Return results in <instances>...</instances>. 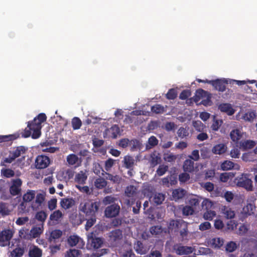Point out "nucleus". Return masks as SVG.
Returning a JSON list of instances; mask_svg holds the SVG:
<instances>
[{"mask_svg": "<svg viewBox=\"0 0 257 257\" xmlns=\"http://www.w3.org/2000/svg\"><path fill=\"white\" fill-rule=\"evenodd\" d=\"M47 116L44 113L39 114L32 121L28 122L27 126L29 130H25L22 136L26 138L31 135L32 138L34 139L39 138L41 135L42 123L45 122Z\"/></svg>", "mask_w": 257, "mask_h": 257, "instance_id": "obj_1", "label": "nucleus"}, {"mask_svg": "<svg viewBox=\"0 0 257 257\" xmlns=\"http://www.w3.org/2000/svg\"><path fill=\"white\" fill-rule=\"evenodd\" d=\"M99 207V203L88 200L80 204L79 210L85 214L86 217H89L90 216H96Z\"/></svg>", "mask_w": 257, "mask_h": 257, "instance_id": "obj_2", "label": "nucleus"}, {"mask_svg": "<svg viewBox=\"0 0 257 257\" xmlns=\"http://www.w3.org/2000/svg\"><path fill=\"white\" fill-rule=\"evenodd\" d=\"M9 191L11 196H15L21 193L23 181L20 178L14 179L11 180Z\"/></svg>", "mask_w": 257, "mask_h": 257, "instance_id": "obj_3", "label": "nucleus"}, {"mask_svg": "<svg viewBox=\"0 0 257 257\" xmlns=\"http://www.w3.org/2000/svg\"><path fill=\"white\" fill-rule=\"evenodd\" d=\"M237 185L245 189L248 191H252L253 188L251 180L247 178L244 174H242L241 177L237 179Z\"/></svg>", "mask_w": 257, "mask_h": 257, "instance_id": "obj_4", "label": "nucleus"}, {"mask_svg": "<svg viewBox=\"0 0 257 257\" xmlns=\"http://www.w3.org/2000/svg\"><path fill=\"white\" fill-rule=\"evenodd\" d=\"M35 167L39 169L47 168L50 164V158L45 155H39L35 160Z\"/></svg>", "mask_w": 257, "mask_h": 257, "instance_id": "obj_5", "label": "nucleus"}, {"mask_svg": "<svg viewBox=\"0 0 257 257\" xmlns=\"http://www.w3.org/2000/svg\"><path fill=\"white\" fill-rule=\"evenodd\" d=\"M202 206L204 207L205 206H206L207 210L204 213L203 218L205 220H211L213 217L216 215V212L214 211L209 210L207 207L210 206L211 207V202L208 200H205L202 202Z\"/></svg>", "mask_w": 257, "mask_h": 257, "instance_id": "obj_6", "label": "nucleus"}, {"mask_svg": "<svg viewBox=\"0 0 257 257\" xmlns=\"http://www.w3.org/2000/svg\"><path fill=\"white\" fill-rule=\"evenodd\" d=\"M120 207L118 205L113 204L107 206L105 210V215L107 218L115 217L119 212Z\"/></svg>", "mask_w": 257, "mask_h": 257, "instance_id": "obj_7", "label": "nucleus"}, {"mask_svg": "<svg viewBox=\"0 0 257 257\" xmlns=\"http://www.w3.org/2000/svg\"><path fill=\"white\" fill-rule=\"evenodd\" d=\"M0 198L3 200H8L11 198V195L7 192V187L3 180H0Z\"/></svg>", "mask_w": 257, "mask_h": 257, "instance_id": "obj_8", "label": "nucleus"}, {"mask_svg": "<svg viewBox=\"0 0 257 257\" xmlns=\"http://www.w3.org/2000/svg\"><path fill=\"white\" fill-rule=\"evenodd\" d=\"M174 249L176 253L179 255L187 254L193 251L192 247L187 246L175 245Z\"/></svg>", "mask_w": 257, "mask_h": 257, "instance_id": "obj_9", "label": "nucleus"}, {"mask_svg": "<svg viewBox=\"0 0 257 257\" xmlns=\"http://www.w3.org/2000/svg\"><path fill=\"white\" fill-rule=\"evenodd\" d=\"M243 135L244 133L242 130L236 128L231 131L230 133V137L233 142L236 144H238L239 143L238 141L243 138Z\"/></svg>", "mask_w": 257, "mask_h": 257, "instance_id": "obj_10", "label": "nucleus"}, {"mask_svg": "<svg viewBox=\"0 0 257 257\" xmlns=\"http://www.w3.org/2000/svg\"><path fill=\"white\" fill-rule=\"evenodd\" d=\"M227 81L225 79H217L214 80L212 86L216 90L220 92H224L226 89L225 84H227Z\"/></svg>", "mask_w": 257, "mask_h": 257, "instance_id": "obj_11", "label": "nucleus"}, {"mask_svg": "<svg viewBox=\"0 0 257 257\" xmlns=\"http://www.w3.org/2000/svg\"><path fill=\"white\" fill-rule=\"evenodd\" d=\"M109 240L111 242H117L120 240L122 237V231L119 229H115L109 233Z\"/></svg>", "mask_w": 257, "mask_h": 257, "instance_id": "obj_12", "label": "nucleus"}, {"mask_svg": "<svg viewBox=\"0 0 257 257\" xmlns=\"http://www.w3.org/2000/svg\"><path fill=\"white\" fill-rule=\"evenodd\" d=\"M184 225V221L182 219L171 220L169 222L168 228L170 230H174L175 231H179L181 226Z\"/></svg>", "mask_w": 257, "mask_h": 257, "instance_id": "obj_13", "label": "nucleus"}, {"mask_svg": "<svg viewBox=\"0 0 257 257\" xmlns=\"http://www.w3.org/2000/svg\"><path fill=\"white\" fill-rule=\"evenodd\" d=\"M194 161L187 159L185 160L183 164V169L184 172L188 173H192L194 171Z\"/></svg>", "mask_w": 257, "mask_h": 257, "instance_id": "obj_14", "label": "nucleus"}, {"mask_svg": "<svg viewBox=\"0 0 257 257\" xmlns=\"http://www.w3.org/2000/svg\"><path fill=\"white\" fill-rule=\"evenodd\" d=\"M139 117L133 116L130 114L125 116L124 122L126 124L134 123L135 125H138L143 122L142 119L140 118L139 120Z\"/></svg>", "mask_w": 257, "mask_h": 257, "instance_id": "obj_15", "label": "nucleus"}, {"mask_svg": "<svg viewBox=\"0 0 257 257\" xmlns=\"http://www.w3.org/2000/svg\"><path fill=\"white\" fill-rule=\"evenodd\" d=\"M75 204V200L73 198H64L60 201V206L66 210L70 208Z\"/></svg>", "mask_w": 257, "mask_h": 257, "instance_id": "obj_16", "label": "nucleus"}, {"mask_svg": "<svg viewBox=\"0 0 257 257\" xmlns=\"http://www.w3.org/2000/svg\"><path fill=\"white\" fill-rule=\"evenodd\" d=\"M238 144L239 148L243 150L251 149L255 145V142L251 140L241 141Z\"/></svg>", "mask_w": 257, "mask_h": 257, "instance_id": "obj_17", "label": "nucleus"}, {"mask_svg": "<svg viewBox=\"0 0 257 257\" xmlns=\"http://www.w3.org/2000/svg\"><path fill=\"white\" fill-rule=\"evenodd\" d=\"M227 147L224 144H219L215 145L212 149V152L213 154L216 155H222L224 154L227 151Z\"/></svg>", "mask_w": 257, "mask_h": 257, "instance_id": "obj_18", "label": "nucleus"}, {"mask_svg": "<svg viewBox=\"0 0 257 257\" xmlns=\"http://www.w3.org/2000/svg\"><path fill=\"white\" fill-rule=\"evenodd\" d=\"M13 235L12 231L10 229L2 231L0 232V242H9Z\"/></svg>", "mask_w": 257, "mask_h": 257, "instance_id": "obj_19", "label": "nucleus"}, {"mask_svg": "<svg viewBox=\"0 0 257 257\" xmlns=\"http://www.w3.org/2000/svg\"><path fill=\"white\" fill-rule=\"evenodd\" d=\"M221 168L222 170H229L232 169L238 170L239 166L237 164H235L234 163L230 161H224L221 164Z\"/></svg>", "mask_w": 257, "mask_h": 257, "instance_id": "obj_20", "label": "nucleus"}, {"mask_svg": "<svg viewBox=\"0 0 257 257\" xmlns=\"http://www.w3.org/2000/svg\"><path fill=\"white\" fill-rule=\"evenodd\" d=\"M26 150L27 149L24 146H21L14 148L13 150L10 153L13 155L14 158L16 159L22 154H25Z\"/></svg>", "mask_w": 257, "mask_h": 257, "instance_id": "obj_21", "label": "nucleus"}, {"mask_svg": "<svg viewBox=\"0 0 257 257\" xmlns=\"http://www.w3.org/2000/svg\"><path fill=\"white\" fill-rule=\"evenodd\" d=\"M62 235V232L60 230L55 229L53 230L49 238V241L51 243H56V240L60 238Z\"/></svg>", "mask_w": 257, "mask_h": 257, "instance_id": "obj_22", "label": "nucleus"}, {"mask_svg": "<svg viewBox=\"0 0 257 257\" xmlns=\"http://www.w3.org/2000/svg\"><path fill=\"white\" fill-rule=\"evenodd\" d=\"M186 191L181 188L176 189L172 192V197L175 200L183 198L186 195Z\"/></svg>", "mask_w": 257, "mask_h": 257, "instance_id": "obj_23", "label": "nucleus"}, {"mask_svg": "<svg viewBox=\"0 0 257 257\" xmlns=\"http://www.w3.org/2000/svg\"><path fill=\"white\" fill-rule=\"evenodd\" d=\"M87 176L83 171H80L76 174L75 177V181L79 184H84L85 183Z\"/></svg>", "mask_w": 257, "mask_h": 257, "instance_id": "obj_24", "label": "nucleus"}, {"mask_svg": "<svg viewBox=\"0 0 257 257\" xmlns=\"http://www.w3.org/2000/svg\"><path fill=\"white\" fill-rule=\"evenodd\" d=\"M219 108L221 111L226 113L228 115H232L234 111L232 108L231 105L228 103H222L219 106Z\"/></svg>", "mask_w": 257, "mask_h": 257, "instance_id": "obj_25", "label": "nucleus"}, {"mask_svg": "<svg viewBox=\"0 0 257 257\" xmlns=\"http://www.w3.org/2000/svg\"><path fill=\"white\" fill-rule=\"evenodd\" d=\"M42 250L37 246H34L29 251V257H41Z\"/></svg>", "mask_w": 257, "mask_h": 257, "instance_id": "obj_26", "label": "nucleus"}, {"mask_svg": "<svg viewBox=\"0 0 257 257\" xmlns=\"http://www.w3.org/2000/svg\"><path fill=\"white\" fill-rule=\"evenodd\" d=\"M36 192L34 190H28L26 193L23 195V200L24 202H30L35 197Z\"/></svg>", "mask_w": 257, "mask_h": 257, "instance_id": "obj_27", "label": "nucleus"}, {"mask_svg": "<svg viewBox=\"0 0 257 257\" xmlns=\"http://www.w3.org/2000/svg\"><path fill=\"white\" fill-rule=\"evenodd\" d=\"M11 211L9 209L7 203L0 202V215L2 217L8 216L10 214Z\"/></svg>", "mask_w": 257, "mask_h": 257, "instance_id": "obj_28", "label": "nucleus"}, {"mask_svg": "<svg viewBox=\"0 0 257 257\" xmlns=\"http://www.w3.org/2000/svg\"><path fill=\"white\" fill-rule=\"evenodd\" d=\"M131 151H135L140 150L142 147V143L137 139H132L130 140V146Z\"/></svg>", "mask_w": 257, "mask_h": 257, "instance_id": "obj_29", "label": "nucleus"}, {"mask_svg": "<svg viewBox=\"0 0 257 257\" xmlns=\"http://www.w3.org/2000/svg\"><path fill=\"white\" fill-rule=\"evenodd\" d=\"M19 138H20V134L19 133L6 136H0V142L14 141Z\"/></svg>", "mask_w": 257, "mask_h": 257, "instance_id": "obj_30", "label": "nucleus"}, {"mask_svg": "<svg viewBox=\"0 0 257 257\" xmlns=\"http://www.w3.org/2000/svg\"><path fill=\"white\" fill-rule=\"evenodd\" d=\"M110 133V136L113 139H116L118 136L120 135V128L118 125L114 124L110 128L109 130Z\"/></svg>", "mask_w": 257, "mask_h": 257, "instance_id": "obj_31", "label": "nucleus"}, {"mask_svg": "<svg viewBox=\"0 0 257 257\" xmlns=\"http://www.w3.org/2000/svg\"><path fill=\"white\" fill-rule=\"evenodd\" d=\"M124 166L127 169H132L134 164V159L133 157L130 156H125L123 159Z\"/></svg>", "mask_w": 257, "mask_h": 257, "instance_id": "obj_32", "label": "nucleus"}, {"mask_svg": "<svg viewBox=\"0 0 257 257\" xmlns=\"http://www.w3.org/2000/svg\"><path fill=\"white\" fill-rule=\"evenodd\" d=\"M161 161V157L157 155L155 153H154L151 155L150 162L152 167H154L160 163Z\"/></svg>", "mask_w": 257, "mask_h": 257, "instance_id": "obj_33", "label": "nucleus"}, {"mask_svg": "<svg viewBox=\"0 0 257 257\" xmlns=\"http://www.w3.org/2000/svg\"><path fill=\"white\" fill-rule=\"evenodd\" d=\"M107 185V182L103 178L99 177L97 178L94 181V186L99 189L104 188Z\"/></svg>", "mask_w": 257, "mask_h": 257, "instance_id": "obj_34", "label": "nucleus"}, {"mask_svg": "<svg viewBox=\"0 0 257 257\" xmlns=\"http://www.w3.org/2000/svg\"><path fill=\"white\" fill-rule=\"evenodd\" d=\"M24 252L25 250L23 247H17L11 252L10 256L11 257H22Z\"/></svg>", "mask_w": 257, "mask_h": 257, "instance_id": "obj_35", "label": "nucleus"}, {"mask_svg": "<svg viewBox=\"0 0 257 257\" xmlns=\"http://www.w3.org/2000/svg\"><path fill=\"white\" fill-rule=\"evenodd\" d=\"M210 242L212 247L214 248H220L223 245L224 241L222 238L216 237L212 238Z\"/></svg>", "mask_w": 257, "mask_h": 257, "instance_id": "obj_36", "label": "nucleus"}, {"mask_svg": "<svg viewBox=\"0 0 257 257\" xmlns=\"http://www.w3.org/2000/svg\"><path fill=\"white\" fill-rule=\"evenodd\" d=\"M103 243V239L100 237L92 238L91 239V245L94 248H100Z\"/></svg>", "mask_w": 257, "mask_h": 257, "instance_id": "obj_37", "label": "nucleus"}, {"mask_svg": "<svg viewBox=\"0 0 257 257\" xmlns=\"http://www.w3.org/2000/svg\"><path fill=\"white\" fill-rule=\"evenodd\" d=\"M137 189L133 185L127 186L125 190V195L129 197H133L136 194Z\"/></svg>", "mask_w": 257, "mask_h": 257, "instance_id": "obj_38", "label": "nucleus"}, {"mask_svg": "<svg viewBox=\"0 0 257 257\" xmlns=\"http://www.w3.org/2000/svg\"><path fill=\"white\" fill-rule=\"evenodd\" d=\"M177 135L178 137L181 139L186 138L189 135L188 128L187 127H180L177 131Z\"/></svg>", "mask_w": 257, "mask_h": 257, "instance_id": "obj_39", "label": "nucleus"}, {"mask_svg": "<svg viewBox=\"0 0 257 257\" xmlns=\"http://www.w3.org/2000/svg\"><path fill=\"white\" fill-rule=\"evenodd\" d=\"M243 117L245 120L251 122L256 117V114L255 111H249L246 112Z\"/></svg>", "mask_w": 257, "mask_h": 257, "instance_id": "obj_40", "label": "nucleus"}, {"mask_svg": "<svg viewBox=\"0 0 257 257\" xmlns=\"http://www.w3.org/2000/svg\"><path fill=\"white\" fill-rule=\"evenodd\" d=\"M151 111L156 114H161L165 112V108L161 104H156L151 107Z\"/></svg>", "mask_w": 257, "mask_h": 257, "instance_id": "obj_41", "label": "nucleus"}, {"mask_svg": "<svg viewBox=\"0 0 257 257\" xmlns=\"http://www.w3.org/2000/svg\"><path fill=\"white\" fill-rule=\"evenodd\" d=\"M87 218L85 228L86 230H88L96 222V216H90Z\"/></svg>", "mask_w": 257, "mask_h": 257, "instance_id": "obj_42", "label": "nucleus"}, {"mask_svg": "<svg viewBox=\"0 0 257 257\" xmlns=\"http://www.w3.org/2000/svg\"><path fill=\"white\" fill-rule=\"evenodd\" d=\"M165 199V196L162 193H156L154 195L153 198V201L157 205L162 204Z\"/></svg>", "mask_w": 257, "mask_h": 257, "instance_id": "obj_43", "label": "nucleus"}, {"mask_svg": "<svg viewBox=\"0 0 257 257\" xmlns=\"http://www.w3.org/2000/svg\"><path fill=\"white\" fill-rule=\"evenodd\" d=\"M158 144V140L155 136H151L148 140V145H146V149L151 148L157 146Z\"/></svg>", "mask_w": 257, "mask_h": 257, "instance_id": "obj_44", "label": "nucleus"}, {"mask_svg": "<svg viewBox=\"0 0 257 257\" xmlns=\"http://www.w3.org/2000/svg\"><path fill=\"white\" fill-rule=\"evenodd\" d=\"M71 123L72 126L74 130L79 129L82 125L81 119L77 117H74L72 119Z\"/></svg>", "mask_w": 257, "mask_h": 257, "instance_id": "obj_45", "label": "nucleus"}, {"mask_svg": "<svg viewBox=\"0 0 257 257\" xmlns=\"http://www.w3.org/2000/svg\"><path fill=\"white\" fill-rule=\"evenodd\" d=\"M63 216V214L62 212L59 210H57L55 211H54L50 216V219L52 221H57L59 220V219L61 218Z\"/></svg>", "mask_w": 257, "mask_h": 257, "instance_id": "obj_46", "label": "nucleus"}, {"mask_svg": "<svg viewBox=\"0 0 257 257\" xmlns=\"http://www.w3.org/2000/svg\"><path fill=\"white\" fill-rule=\"evenodd\" d=\"M1 174L6 178H10L15 176V172L11 169H2Z\"/></svg>", "mask_w": 257, "mask_h": 257, "instance_id": "obj_47", "label": "nucleus"}, {"mask_svg": "<svg viewBox=\"0 0 257 257\" xmlns=\"http://www.w3.org/2000/svg\"><path fill=\"white\" fill-rule=\"evenodd\" d=\"M177 96V92L175 88L170 89L167 93L166 94V97L168 99L173 100L175 99Z\"/></svg>", "mask_w": 257, "mask_h": 257, "instance_id": "obj_48", "label": "nucleus"}, {"mask_svg": "<svg viewBox=\"0 0 257 257\" xmlns=\"http://www.w3.org/2000/svg\"><path fill=\"white\" fill-rule=\"evenodd\" d=\"M223 213L225 217L227 219L233 218L235 216V212L229 207H225L223 210Z\"/></svg>", "mask_w": 257, "mask_h": 257, "instance_id": "obj_49", "label": "nucleus"}, {"mask_svg": "<svg viewBox=\"0 0 257 257\" xmlns=\"http://www.w3.org/2000/svg\"><path fill=\"white\" fill-rule=\"evenodd\" d=\"M78 161V157L75 154H70L67 157V162L70 165H75Z\"/></svg>", "mask_w": 257, "mask_h": 257, "instance_id": "obj_50", "label": "nucleus"}, {"mask_svg": "<svg viewBox=\"0 0 257 257\" xmlns=\"http://www.w3.org/2000/svg\"><path fill=\"white\" fill-rule=\"evenodd\" d=\"M179 229L180 230V235L182 238H184L186 237L188 235V223L184 221V225L181 226V228Z\"/></svg>", "mask_w": 257, "mask_h": 257, "instance_id": "obj_51", "label": "nucleus"}, {"mask_svg": "<svg viewBox=\"0 0 257 257\" xmlns=\"http://www.w3.org/2000/svg\"><path fill=\"white\" fill-rule=\"evenodd\" d=\"M106 175V179L107 180H110L113 183H119L120 180V178L118 175H113L108 173L105 172Z\"/></svg>", "mask_w": 257, "mask_h": 257, "instance_id": "obj_52", "label": "nucleus"}, {"mask_svg": "<svg viewBox=\"0 0 257 257\" xmlns=\"http://www.w3.org/2000/svg\"><path fill=\"white\" fill-rule=\"evenodd\" d=\"M168 166L165 165H161L156 171V173L159 176L164 175L168 170Z\"/></svg>", "mask_w": 257, "mask_h": 257, "instance_id": "obj_53", "label": "nucleus"}, {"mask_svg": "<svg viewBox=\"0 0 257 257\" xmlns=\"http://www.w3.org/2000/svg\"><path fill=\"white\" fill-rule=\"evenodd\" d=\"M79 240V237L76 235H71L68 238V243L73 246L77 244Z\"/></svg>", "mask_w": 257, "mask_h": 257, "instance_id": "obj_54", "label": "nucleus"}, {"mask_svg": "<svg viewBox=\"0 0 257 257\" xmlns=\"http://www.w3.org/2000/svg\"><path fill=\"white\" fill-rule=\"evenodd\" d=\"M237 248V245L235 242L233 241H230L227 243L225 246V250L229 252L234 251Z\"/></svg>", "mask_w": 257, "mask_h": 257, "instance_id": "obj_55", "label": "nucleus"}, {"mask_svg": "<svg viewBox=\"0 0 257 257\" xmlns=\"http://www.w3.org/2000/svg\"><path fill=\"white\" fill-rule=\"evenodd\" d=\"M150 231L153 235H159L162 232L163 228L159 225L153 226L150 228Z\"/></svg>", "mask_w": 257, "mask_h": 257, "instance_id": "obj_56", "label": "nucleus"}, {"mask_svg": "<svg viewBox=\"0 0 257 257\" xmlns=\"http://www.w3.org/2000/svg\"><path fill=\"white\" fill-rule=\"evenodd\" d=\"M81 253V251L76 249H70L67 251V257H78Z\"/></svg>", "mask_w": 257, "mask_h": 257, "instance_id": "obj_57", "label": "nucleus"}, {"mask_svg": "<svg viewBox=\"0 0 257 257\" xmlns=\"http://www.w3.org/2000/svg\"><path fill=\"white\" fill-rule=\"evenodd\" d=\"M194 212V210L192 206H185L182 209V213L184 215L188 216L192 215Z\"/></svg>", "mask_w": 257, "mask_h": 257, "instance_id": "obj_58", "label": "nucleus"}, {"mask_svg": "<svg viewBox=\"0 0 257 257\" xmlns=\"http://www.w3.org/2000/svg\"><path fill=\"white\" fill-rule=\"evenodd\" d=\"M230 155L232 158L238 159L240 157V152L239 149L237 147H234L230 152Z\"/></svg>", "mask_w": 257, "mask_h": 257, "instance_id": "obj_59", "label": "nucleus"}, {"mask_svg": "<svg viewBox=\"0 0 257 257\" xmlns=\"http://www.w3.org/2000/svg\"><path fill=\"white\" fill-rule=\"evenodd\" d=\"M46 217H47L46 213L44 211H43L38 212L36 213V216H35L36 219L41 222L45 221V220L46 219Z\"/></svg>", "mask_w": 257, "mask_h": 257, "instance_id": "obj_60", "label": "nucleus"}, {"mask_svg": "<svg viewBox=\"0 0 257 257\" xmlns=\"http://www.w3.org/2000/svg\"><path fill=\"white\" fill-rule=\"evenodd\" d=\"M115 160L109 158L105 162V169L106 171H109L113 166Z\"/></svg>", "mask_w": 257, "mask_h": 257, "instance_id": "obj_61", "label": "nucleus"}, {"mask_svg": "<svg viewBox=\"0 0 257 257\" xmlns=\"http://www.w3.org/2000/svg\"><path fill=\"white\" fill-rule=\"evenodd\" d=\"M193 125L195 130L198 132H202L205 126L200 121H195L193 122Z\"/></svg>", "mask_w": 257, "mask_h": 257, "instance_id": "obj_62", "label": "nucleus"}, {"mask_svg": "<svg viewBox=\"0 0 257 257\" xmlns=\"http://www.w3.org/2000/svg\"><path fill=\"white\" fill-rule=\"evenodd\" d=\"M189 159L193 161H197L199 159V153L198 150H194L192 152L191 155L188 156Z\"/></svg>", "mask_w": 257, "mask_h": 257, "instance_id": "obj_63", "label": "nucleus"}, {"mask_svg": "<svg viewBox=\"0 0 257 257\" xmlns=\"http://www.w3.org/2000/svg\"><path fill=\"white\" fill-rule=\"evenodd\" d=\"M190 175L187 172L181 173L179 175V180L181 183H185L190 179Z\"/></svg>", "mask_w": 257, "mask_h": 257, "instance_id": "obj_64", "label": "nucleus"}]
</instances>
